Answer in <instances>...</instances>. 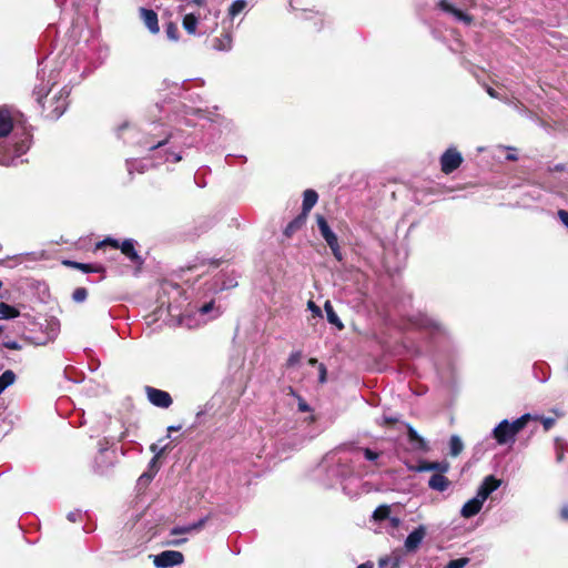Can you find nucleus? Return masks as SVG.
<instances>
[{"label": "nucleus", "mask_w": 568, "mask_h": 568, "mask_svg": "<svg viewBox=\"0 0 568 568\" xmlns=\"http://www.w3.org/2000/svg\"><path fill=\"white\" fill-rule=\"evenodd\" d=\"M32 126L16 106L2 105V165L23 163L32 144Z\"/></svg>", "instance_id": "obj_1"}, {"label": "nucleus", "mask_w": 568, "mask_h": 568, "mask_svg": "<svg viewBox=\"0 0 568 568\" xmlns=\"http://www.w3.org/2000/svg\"><path fill=\"white\" fill-rule=\"evenodd\" d=\"M50 92L49 84L45 85H37L33 90V95L36 97L37 102L47 111V118L52 120L59 119L68 108V95L69 91L63 88L59 91L57 95H54L50 100V105L45 108L42 103L44 97Z\"/></svg>", "instance_id": "obj_2"}, {"label": "nucleus", "mask_w": 568, "mask_h": 568, "mask_svg": "<svg viewBox=\"0 0 568 568\" xmlns=\"http://www.w3.org/2000/svg\"><path fill=\"white\" fill-rule=\"evenodd\" d=\"M40 327L43 328L42 333L30 337L37 345H45L53 342L60 332V323L54 317L45 318L44 323L40 324Z\"/></svg>", "instance_id": "obj_3"}, {"label": "nucleus", "mask_w": 568, "mask_h": 568, "mask_svg": "<svg viewBox=\"0 0 568 568\" xmlns=\"http://www.w3.org/2000/svg\"><path fill=\"white\" fill-rule=\"evenodd\" d=\"M317 226L321 232V235L326 241L327 245L332 250L333 255L341 261L342 260V252L338 245V240L336 234L331 230L328 226L326 220L322 215H317L316 217Z\"/></svg>", "instance_id": "obj_4"}, {"label": "nucleus", "mask_w": 568, "mask_h": 568, "mask_svg": "<svg viewBox=\"0 0 568 568\" xmlns=\"http://www.w3.org/2000/svg\"><path fill=\"white\" fill-rule=\"evenodd\" d=\"M183 560L184 556L182 552L175 550H165L154 557V565L158 568H170L181 565Z\"/></svg>", "instance_id": "obj_5"}, {"label": "nucleus", "mask_w": 568, "mask_h": 568, "mask_svg": "<svg viewBox=\"0 0 568 568\" xmlns=\"http://www.w3.org/2000/svg\"><path fill=\"white\" fill-rule=\"evenodd\" d=\"M462 162V154L456 149L449 148L440 158L442 171L449 174L458 169Z\"/></svg>", "instance_id": "obj_6"}, {"label": "nucleus", "mask_w": 568, "mask_h": 568, "mask_svg": "<svg viewBox=\"0 0 568 568\" xmlns=\"http://www.w3.org/2000/svg\"><path fill=\"white\" fill-rule=\"evenodd\" d=\"M149 400L158 407L168 408L172 404L171 395L162 389H158L151 386L145 388Z\"/></svg>", "instance_id": "obj_7"}, {"label": "nucleus", "mask_w": 568, "mask_h": 568, "mask_svg": "<svg viewBox=\"0 0 568 568\" xmlns=\"http://www.w3.org/2000/svg\"><path fill=\"white\" fill-rule=\"evenodd\" d=\"M493 436L499 445L515 442V434L511 433L508 420H501L493 430Z\"/></svg>", "instance_id": "obj_8"}, {"label": "nucleus", "mask_w": 568, "mask_h": 568, "mask_svg": "<svg viewBox=\"0 0 568 568\" xmlns=\"http://www.w3.org/2000/svg\"><path fill=\"white\" fill-rule=\"evenodd\" d=\"M439 7L443 11L453 14L456 20L462 21L465 24H470L473 22L471 16L467 14L463 8L454 6L448 0H440Z\"/></svg>", "instance_id": "obj_9"}, {"label": "nucleus", "mask_w": 568, "mask_h": 568, "mask_svg": "<svg viewBox=\"0 0 568 568\" xmlns=\"http://www.w3.org/2000/svg\"><path fill=\"white\" fill-rule=\"evenodd\" d=\"M500 486V480L496 479L493 475L487 476L478 487L476 496L484 503L489 495Z\"/></svg>", "instance_id": "obj_10"}, {"label": "nucleus", "mask_w": 568, "mask_h": 568, "mask_svg": "<svg viewBox=\"0 0 568 568\" xmlns=\"http://www.w3.org/2000/svg\"><path fill=\"white\" fill-rule=\"evenodd\" d=\"M425 535H426V529L424 526H419L418 528L414 529L405 539L406 550L415 551L422 544Z\"/></svg>", "instance_id": "obj_11"}, {"label": "nucleus", "mask_w": 568, "mask_h": 568, "mask_svg": "<svg viewBox=\"0 0 568 568\" xmlns=\"http://www.w3.org/2000/svg\"><path fill=\"white\" fill-rule=\"evenodd\" d=\"M140 17L150 32L158 33L160 31L158 14L153 10L141 8Z\"/></svg>", "instance_id": "obj_12"}, {"label": "nucleus", "mask_w": 568, "mask_h": 568, "mask_svg": "<svg viewBox=\"0 0 568 568\" xmlns=\"http://www.w3.org/2000/svg\"><path fill=\"white\" fill-rule=\"evenodd\" d=\"M134 245H135V241L132 239H128L122 242V244L120 245L119 248L128 258H130L131 262H133L134 264L141 265L143 263V260L135 251Z\"/></svg>", "instance_id": "obj_13"}, {"label": "nucleus", "mask_w": 568, "mask_h": 568, "mask_svg": "<svg viewBox=\"0 0 568 568\" xmlns=\"http://www.w3.org/2000/svg\"><path fill=\"white\" fill-rule=\"evenodd\" d=\"M484 501L475 496L474 498L469 499L465 505L462 507L460 515L464 518H470L475 515H477L481 508H483Z\"/></svg>", "instance_id": "obj_14"}, {"label": "nucleus", "mask_w": 568, "mask_h": 568, "mask_svg": "<svg viewBox=\"0 0 568 568\" xmlns=\"http://www.w3.org/2000/svg\"><path fill=\"white\" fill-rule=\"evenodd\" d=\"M449 485L450 481L442 473L434 474L428 480L429 488L440 493L445 491L449 487Z\"/></svg>", "instance_id": "obj_15"}, {"label": "nucleus", "mask_w": 568, "mask_h": 568, "mask_svg": "<svg viewBox=\"0 0 568 568\" xmlns=\"http://www.w3.org/2000/svg\"><path fill=\"white\" fill-rule=\"evenodd\" d=\"M318 200V195L314 190H306L303 194L302 214L307 216L308 212L314 207Z\"/></svg>", "instance_id": "obj_16"}, {"label": "nucleus", "mask_w": 568, "mask_h": 568, "mask_svg": "<svg viewBox=\"0 0 568 568\" xmlns=\"http://www.w3.org/2000/svg\"><path fill=\"white\" fill-rule=\"evenodd\" d=\"M419 471H432L436 470L438 473L445 474L449 469V464L447 462H424L418 468Z\"/></svg>", "instance_id": "obj_17"}, {"label": "nucleus", "mask_w": 568, "mask_h": 568, "mask_svg": "<svg viewBox=\"0 0 568 568\" xmlns=\"http://www.w3.org/2000/svg\"><path fill=\"white\" fill-rule=\"evenodd\" d=\"M205 521H206V518H202V519L197 520L196 523H193V524H190V525L174 527L171 530V534L172 535H180V534H189V532H192V531L200 530L204 526Z\"/></svg>", "instance_id": "obj_18"}, {"label": "nucleus", "mask_w": 568, "mask_h": 568, "mask_svg": "<svg viewBox=\"0 0 568 568\" xmlns=\"http://www.w3.org/2000/svg\"><path fill=\"white\" fill-rule=\"evenodd\" d=\"M306 222V216L302 213L291 221L284 230V234L287 237H291L297 230H300Z\"/></svg>", "instance_id": "obj_19"}, {"label": "nucleus", "mask_w": 568, "mask_h": 568, "mask_svg": "<svg viewBox=\"0 0 568 568\" xmlns=\"http://www.w3.org/2000/svg\"><path fill=\"white\" fill-rule=\"evenodd\" d=\"M530 418H531L530 414H524L523 416H520L513 423L508 422V426H509L511 433L515 434V436H516L520 430H523L525 428V426L527 425V423L529 422Z\"/></svg>", "instance_id": "obj_20"}, {"label": "nucleus", "mask_w": 568, "mask_h": 568, "mask_svg": "<svg viewBox=\"0 0 568 568\" xmlns=\"http://www.w3.org/2000/svg\"><path fill=\"white\" fill-rule=\"evenodd\" d=\"M232 47V39L230 34H224L221 38H215L213 48L217 51H227Z\"/></svg>", "instance_id": "obj_21"}, {"label": "nucleus", "mask_w": 568, "mask_h": 568, "mask_svg": "<svg viewBox=\"0 0 568 568\" xmlns=\"http://www.w3.org/2000/svg\"><path fill=\"white\" fill-rule=\"evenodd\" d=\"M63 263L68 266H72L78 270H81L83 273L101 272L102 271L101 266H97V265H92V264H84V263H79V262H73V261H64Z\"/></svg>", "instance_id": "obj_22"}, {"label": "nucleus", "mask_w": 568, "mask_h": 568, "mask_svg": "<svg viewBox=\"0 0 568 568\" xmlns=\"http://www.w3.org/2000/svg\"><path fill=\"white\" fill-rule=\"evenodd\" d=\"M197 17L193 13L185 14L183 18V28L190 33L196 32Z\"/></svg>", "instance_id": "obj_23"}, {"label": "nucleus", "mask_w": 568, "mask_h": 568, "mask_svg": "<svg viewBox=\"0 0 568 568\" xmlns=\"http://www.w3.org/2000/svg\"><path fill=\"white\" fill-rule=\"evenodd\" d=\"M407 435H408V439L412 443H416L417 447L419 449H424V450L427 449V445H426L425 439L423 437H420L418 435V433L412 426H408Z\"/></svg>", "instance_id": "obj_24"}, {"label": "nucleus", "mask_w": 568, "mask_h": 568, "mask_svg": "<svg viewBox=\"0 0 568 568\" xmlns=\"http://www.w3.org/2000/svg\"><path fill=\"white\" fill-rule=\"evenodd\" d=\"M389 515H390V507L388 505H381L374 510L372 517L375 521H382V520L389 518Z\"/></svg>", "instance_id": "obj_25"}, {"label": "nucleus", "mask_w": 568, "mask_h": 568, "mask_svg": "<svg viewBox=\"0 0 568 568\" xmlns=\"http://www.w3.org/2000/svg\"><path fill=\"white\" fill-rule=\"evenodd\" d=\"M449 448L452 456H458L464 449V444L457 435H453L449 439Z\"/></svg>", "instance_id": "obj_26"}, {"label": "nucleus", "mask_w": 568, "mask_h": 568, "mask_svg": "<svg viewBox=\"0 0 568 568\" xmlns=\"http://www.w3.org/2000/svg\"><path fill=\"white\" fill-rule=\"evenodd\" d=\"M325 311L327 314V321L331 324L336 325L339 329H342L344 326H343L342 322L339 321L337 314L334 312L333 306L329 304V302L325 303Z\"/></svg>", "instance_id": "obj_27"}, {"label": "nucleus", "mask_w": 568, "mask_h": 568, "mask_svg": "<svg viewBox=\"0 0 568 568\" xmlns=\"http://www.w3.org/2000/svg\"><path fill=\"white\" fill-rule=\"evenodd\" d=\"M20 316V311L11 305L2 303V320H12Z\"/></svg>", "instance_id": "obj_28"}, {"label": "nucleus", "mask_w": 568, "mask_h": 568, "mask_svg": "<svg viewBox=\"0 0 568 568\" xmlns=\"http://www.w3.org/2000/svg\"><path fill=\"white\" fill-rule=\"evenodd\" d=\"M246 7L245 0H235L229 8V14L234 18L241 13Z\"/></svg>", "instance_id": "obj_29"}, {"label": "nucleus", "mask_w": 568, "mask_h": 568, "mask_svg": "<svg viewBox=\"0 0 568 568\" xmlns=\"http://www.w3.org/2000/svg\"><path fill=\"white\" fill-rule=\"evenodd\" d=\"M16 382V374L8 369L2 373V390Z\"/></svg>", "instance_id": "obj_30"}, {"label": "nucleus", "mask_w": 568, "mask_h": 568, "mask_svg": "<svg viewBox=\"0 0 568 568\" xmlns=\"http://www.w3.org/2000/svg\"><path fill=\"white\" fill-rule=\"evenodd\" d=\"M88 292L84 287H78L74 290L72 294V298L77 303H82L87 300Z\"/></svg>", "instance_id": "obj_31"}, {"label": "nucleus", "mask_w": 568, "mask_h": 568, "mask_svg": "<svg viewBox=\"0 0 568 568\" xmlns=\"http://www.w3.org/2000/svg\"><path fill=\"white\" fill-rule=\"evenodd\" d=\"M469 562L468 558H458L450 560L445 568H465Z\"/></svg>", "instance_id": "obj_32"}, {"label": "nucleus", "mask_w": 568, "mask_h": 568, "mask_svg": "<svg viewBox=\"0 0 568 568\" xmlns=\"http://www.w3.org/2000/svg\"><path fill=\"white\" fill-rule=\"evenodd\" d=\"M165 32H166V36H168L169 39H171L173 41L178 40V38H179L178 37L179 30H178V27L174 23H169L166 26Z\"/></svg>", "instance_id": "obj_33"}, {"label": "nucleus", "mask_w": 568, "mask_h": 568, "mask_svg": "<svg viewBox=\"0 0 568 568\" xmlns=\"http://www.w3.org/2000/svg\"><path fill=\"white\" fill-rule=\"evenodd\" d=\"M358 450L363 452L364 454V457L367 459V460H371V462H374L378 458L379 454L369 449V448H359Z\"/></svg>", "instance_id": "obj_34"}, {"label": "nucleus", "mask_w": 568, "mask_h": 568, "mask_svg": "<svg viewBox=\"0 0 568 568\" xmlns=\"http://www.w3.org/2000/svg\"><path fill=\"white\" fill-rule=\"evenodd\" d=\"M301 357H302V354L301 352H294L290 355L288 359H287V366H295L296 364L300 363L301 361Z\"/></svg>", "instance_id": "obj_35"}, {"label": "nucleus", "mask_w": 568, "mask_h": 568, "mask_svg": "<svg viewBox=\"0 0 568 568\" xmlns=\"http://www.w3.org/2000/svg\"><path fill=\"white\" fill-rule=\"evenodd\" d=\"M102 245H111L112 247L114 248H119L120 247V244L116 240H113V239H105L104 241H102L101 243L98 244V247L102 246Z\"/></svg>", "instance_id": "obj_36"}, {"label": "nucleus", "mask_w": 568, "mask_h": 568, "mask_svg": "<svg viewBox=\"0 0 568 568\" xmlns=\"http://www.w3.org/2000/svg\"><path fill=\"white\" fill-rule=\"evenodd\" d=\"M82 516V513L81 510H72L68 514L67 518L72 521V523H75L77 520H79Z\"/></svg>", "instance_id": "obj_37"}, {"label": "nucleus", "mask_w": 568, "mask_h": 568, "mask_svg": "<svg viewBox=\"0 0 568 568\" xmlns=\"http://www.w3.org/2000/svg\"><path fill=\"white\" fill-rule=\"evenodd\" d=\"M181 155L174 153V152H169L165 154V161L166 162H173V163H176L179 161H181Z\"/></svg>", "instance_id": "obj_38"}, {"label": "nucleus", "mask_w": 568, "mask_h": 568, "mask_svg": "<svg viewBox=\"0 0 568 568\" xmlns=\"http://www.w3.org/2000/svg\"><path fill=\"white\" fill-rule=\"evenodd\" d=\"M150 449H151V452H153L155 454V456L153 458V462H154L160 455L163 454V452L166 449V446L159 448L156 444H152Z\"/></svg>", "instance_id": "obj_39"}, {"label": "nucleus", "mask_w": 568, "mask_h": 568, "mask_svg": "<svg viewBox=\"0 0 568 568\" xmlns=\"http://www.w3.org/2000/svg\"><path fill=\"white\" fill-rule=\"evenodd\" d=\"M558 217L561 221V223L568 229V212L565 210H559Z\"/></svg>", "instance_id": "obj_40"}, {"label": "nucleus", "mask_w": 568, "mask_h": 568, "mask_svg": "<svg viewBox=\"0 0 568 568\" xmlns=\"http://www.w3.org/2000/svg\"><path fill=\"white\" fill-rule=\"evenodd\" d=\"M2 346L11 348V349H18L20 348V345L16 341H3L2 339Z\"/></svg>", "instance_id": "obj_41"}, {"label": "nucleus", "mask_w": 568, "mask_h": 568, "mask_svg": "<svg viewBox=\"0 0 568 568\" xmlns=\"http://www.w3.org/2000/svg\"><path fill=\"white\" fill-rule=\"evenodd\" d=\"M213 306H214V303L213 302H210V303H206L204 304L202 307H201V313L202 314H207L209 312H211L213 310Z\"/></svg>", "instance_id": "obj_42"}, {"label": "nucleus", "mask_w": 568, "mask_h": 568, "mask_svg": "<svg viewBox=\"0 0 568 568\" xmlns=\"http://www.w3.org/2000/svg\"><path fill=\"white\" fill-rule=\"evenodd\" d=\"M555 424V420L554 418H544L542 419V425H544V428L546 430L550 429L552 427V425Z\"/></svg>", "instance_id": "obj_43"}, {"label": "nucleus", "mask_w": 568, "mask_h": 568, "mask_svg": "<svg viewBox=\"0 0 568 568\" xmlns=\"http://www.w3.org/2000/svg\"><path fill=\"white\" fill-rule=\"evenodd\" d=\"M165 143H166V139L158 141L156 143L151 144L148 149L149 150H156V149L162 148Z\"/></svg>", "instance_id": "obj_44"}, {"label": "nucleus", "mask_w": 568, "mask_h": 568, "mask_svg": "<svg viewBox=\"0 0 568 568\" xmlns=\"http://www.w3.org/2000/svg\"><path fill=\"white\" fill-rule=\"evenodd\" d=\"M326 379V368L323 364L320 366V382L324 383Z\"/></svg>", "instance_id": "obj_45"}, {"label": "nucleus", "mask_w": 568, "mask_h": 568, "mask_svg": "<svg viewBox=\"0 0 568 568\" xmlns=\"http://www.w3.org/2000/svg\"><path fill=\"white\" fill-rule=\"evenodd\" d=\"M387 519L389 520L390 526L394 527V528L398 527L399 524H400V519L398 517H390L389 516V518H387Z\"/></svg>", "instance_id": "obj_46"}, {"label": "nucleus", "mask_w": 568, "mask_h": 568, "mask_svg": "<svg viewBox=\"0 0 568 568\" xmlns=\"http://www.w3.org/2000/svg\"><path fill=\"white\" fill-rule=\"evenodd\" d=\"M298 409L301 412H308L310 410V406L303 399L300 398Z\"/></svg>", "instance_id": "obj_47"}, {"label": "nucleus", "mask_w": 568, "mask_h": 568, "mask_svg": "<svg viewBox=\"0 0 568 568\" xmlns=\"http://www.w3.org/2000/svg\"><path fill=\"white\" fill-rule=\"evenodd\" d=\"M17 334H19V335L24 334V326L21 324V322H18V324H17Z\"/></svg>", "instance_id": "obj_48"}, {"label": "nucleus", "mask_w": 568, "mask_h": 568, "mask_svg": "<svg viewBox=\"0 0 568 568\" xmlns=\"http://www.w3.org/2000/svg\"><path fill=\"white\" fill-rule=\"evenodd\" d=\"M560 515H561V517H562L564 519H568V507H567V506H565V507H562V508H561V510H560Z\"/></svg>", "instance_id": "obj_49"}, {"label": "nucleus", "mask_w": 568, "mask_h": 568, "mask_svg": "<svg viewBox=\"0 0 568 568\" xmlns=\"http://www.w3.org/2000/svg\"><path fill=\"white\" fill-rule=\"evenodd\" d=\"M308 307H310L311 310L315 311V312H316V313H318V314L321 313L320 307H317V306L314 304V302H312V301H310V302H308Z\"/></svg>", "instance_id": "obj_50"}, {"label": "nucleus", "mask_w": 568, "mask_h": 568, "mask_svg": "<svg viewBox=\"0 0 568 568\" xmlns=\"http://www.w3.org/2000/svg\"><path fill=\"white\" fill-rule=\"evenodd\" d=\"M487 93L491 97V98H498V93L493 89V88H487Z\"/></svg>", "instance_id": "obj_51"}, {"label": "nucleus", "mask_w": 568, "mask_h": 568, "mask_svg": "<svg viewBox=\"0 0 568 568\" xmlns=\"http://www.w3.org/2000/svg\"><path fill=\"white\" fill-rule=\"evenodd\" d=\"M384 422H385L386 424H394V423H396V422H397V418H395V417H386V416H385V417H384Z\"/></svg>", "instance_id": "obj_52"}, {"label": "nucleus", "mask_w": 568, "mask_h": 568, "mask_svg": "<svg viewBox=\"0 0 568 568\" xmlns=\"http://www.w3.org/2000/svg\"><path fill=\"white\" fill-rule=\"evenodd\" d=\"M357 568H374V565H373V562L367 561V562L361 564Z\"/></svg>", "instance_id": "obj_53"}, {"label": "nucleus", "mask_w": 568, "mask_h": 568, "mask_svg": "<svg viewBox=\"0 0 568 568\" xmlns=\"http://www.w3.org/2000/svg\"><path fill=\"white\" fill-rule=\"evenodd\" d=\"M190 3H194L196 6H203L205 0H189Z\"/></svg>", "instance_id": "obj_54"}, {"label": "nucleus", "mask_w": 568, "mask_h": 568, "mask_svg": "<svg viewBox=\"0 0 568 568\" xmlns=\"http://www.w3.org/2000/svg\"><path fill=\"white\" fill-rule=\"evenodd\" d=\"M181 429V426H170L168 428V432L171 433V432H176V430H180Z\"/></svg>", "instance_id": "obj_55"}, {"label": "nucleus", "mask_w": 568, "mask_h": 568, "mask_svg": "<svg viewBox=\"0 0 568 568\" xmlns=\"http://www.w3.org/2000/svg\"><path fill=\"white\" fill-rule=\"evenodd\" d=\"M387 562H388V559H387V558H382V559L379 560V566H381V567H385V566L387 565Z\"/></svg>", "instance_id": "obj_56"}, {"label": "nucleus", "mask_w": 568, "mask_h": 568, "mask_svg": "<svg viewBox=\"0 0 568 568\" xmlns=\"http://www.w3.org/2000/svg\"><path fill=\"white\" fill-rule=\"evenodd\" d=\"M562 457H564L562 452H559V453H558V455H557V460H558V462H561V460H562Z\"/></svg>", "instance_id": "obj_57"}, {"label": "nucleus", "mask_w": 568, "mask_h": 568, "mask_svg": "<svg viewBox=\"0 0 568 568\" xmlns=\"http://www.w3.org/2000/svg\"><path fill=\"white\" fill-rule=\"evenodd\" d=\"M507 159H508V160H516V156H515L514 154H509V155L507 156Z\"/></svg>", "instance_id": "obj_58"}, {"label": "nucleus", "mask_w": 568, "mask_h": 568, "mask_svg": "<svg viewBox=\"0 0 568 568\" xmlns=\"http://www.w3.org/2000/svg\"><path fill=\"white\" fill-rule=\"evenodd\" d=\"M6 329H8V326L2 325V327H1L2 334L4 333Z\"/></svg>", "instance_id": "obj_59"}]
</instances>
